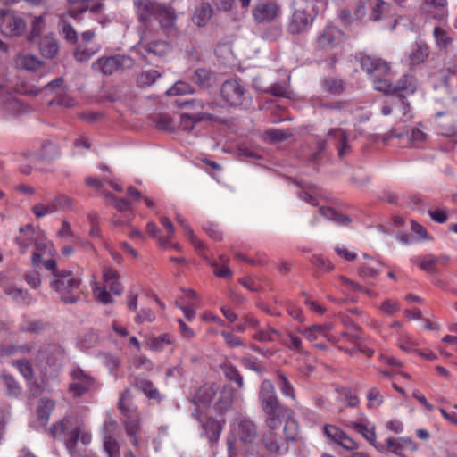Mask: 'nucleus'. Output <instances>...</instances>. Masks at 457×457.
I'll use <instances>...</instances> for the list:
<instances>
[{"label": "nucleus", "instance_id": "5", "mask_svg": "<svg viewBox=\"0 0 457 457\" xmlns=\"http://www.w3.org/2000/svg\"><path fill=\"white\" fill-rule=\"evenodd\" d=\"M220 95L222 99L232 107L247 109L252 103L245 87L237 79L226 80L221 85Z\"/></svg>", "mask_w": 457, "mask_h": 457}, {"label": "nucleus", "instance_id": "34", "mask_svg": "<svg viewBox=\"0 0 457 457\" xmlns=\"http://www.w3.org/2000/svg\"><path fill=\"white\" fill-rule=\"evenodd\" d=\"M54 402L48 398H42L38 402L37 405V419L41 426L45 427L48 420L52 411L54 409Z\"/></svg>", "mask_w": 457, "mask_h": 457}, {"label": "nucleus", "instance_id": "8", "mask_svg": "<svg viewBox=\"0 0 457 457\" xmlns=\"http://www.w3.org/2000/svg\"><path fill=\"white\" fill-rule=\"evenodd\" d=\"M381 112L386 116L394 113L403 122H407L411 118V116L409 114L410 104L400 94L387 100L383 105Z\"/></svg>", "mask_w": 457, "mask_h": 457}, {"label": "nucleus", "instance_id": "3", "mask_svg": "<svg viewBox=\"0 0 457 457\" xmlns=\"http://www.w3.org/2000/svg\"><path fill=\"white\" fill-rule=\"evenodd\" d=\"M56 272V276L51 279V287L60 294V298L64 303H76L81 295L80 278L64 269Z\"/></svg>", "mask_w": 457, "mask_h": 457}, {"label": "nucleus", "instance_id": "42", "mask_svg": "<svg viewBox=\"0 0 457 457\" xmlns=\"http://www.w3.org/2000/svg\"><path fill=\"white\" fill-rule=\"evenodd\" d=\"M212 14V9L209 4H203L198 7L193 15V22L201 27L206 24Z\"/></svg>", "mask_w": 457, "mask_h": 457}, {"label": "nucleus", "instance_id": "58", "mask_svg": "<svg viewBox=\"0 0 457 457\" xmlns=\"http://www.w3.org/2000/svg\"><path fill=\"white\" fill-rule=\"evenodd\" d=\"M160 77V73L155 70H147L143 71L138 77V82L143 86H151Z\"/></svg>", "mask_w": 457, "mask_h": 457}, {"label": "nucleus", "instance_id": "20", "mask_svg": "<svg viewBox=\"0 0 457 457\" xmlns=\"http://www.w3.org/2000/svg\"><path fill=\"white\" fill-rule=\"evenodd\" d=\"M312 21L313 18L304 10H297L292 15L288 29L293 34H299L305 31Z\"/></svg>", "mask_w": 457, "mask_h": 457}, {"label": "nucleus", "instance_id": "60", "mask_svg": "<svg viewBox=\"0 0 457 457\" xmlns=\"http://www.w3.org/2000/svg\"><path fill=\"white\" fill-rule=\"evenodd\" d=\"M45 27V20L43 16L34 17L31 24V30L29 39L31 41L34 38L39 37Z\"/></svg>", "mask_w": 457, "mask_h": 457}, {"label": "nucleus", "instance_id": "22", "mask_svg": "<svg viewBox=\"0 0 457 457\" xmlns=\"http://www.w3.org/2000/svg\"><path fill=\"white\" fill-rule=\"evenodd\" d=\"M384 447V451H390L401 457H404L402 454L403 450L414 451L417 448L416 444L409 437L388 438Z\"/></svg>", "mask_w": 457, "mask_h": 457}, {"label": "nucleus", "instance_id": "52", "mask_svg": "<svg viewBox=\"0 0 457 457\" xmlns=\"http://www.w3.org/2000/svg\"><path fill=\"white\" fill-rule=\"evenodd\" d=\"M280 336L279 331L268 327L266 329L259 328L255 334L253 335V338L260 342H271L274 341L273 336Z\"/></svg>", "mask_w": 457, "mask_h": 457}, {"label": "nucleus", "instance_id": "36", "mask_svg": "<svg viewBox=\"0 0 457 457\" xmlns=\"http://www.w3.org/2000/svg\"><path fill=\"white\" fill-rule=\"evenodd\" d=\"M320 213L325 219L334 221L341 226H347L351 222V218L349 216L338 213L330 207H321L320 209Z\"/></svg>", "mask_w": 457, "mask_h": 457}, {"label": "nucleus", "instance_id": "53", "mask_svg": "<svg viewBox=\"0 0 457 457\" xmlns=\"http://www.w3.org/2000/svg\"><path fill=\"white\" fill-rule=\"evenodd\" d=\"M145 50L154 55L163 56L170 51V46L164 41H155L148 44Z\"/></svg>", "mask_w": 457, "mask_h": 457}, {"label": "nucleus", "instance_id": "30", "mask_svg": "<svg viewBox=\"0 0 457 457\" xmlns=\"http://www.w3.org/2000/svg\"><path fill=\"white\" fill-rule=\"evenodd\" d=\"M353 428L359 433H361L364 438L369 441L372 445H374L378 451L384 452V445H377L376 444V434L375 428L373 425L368 424L362 420L359 422H355L353 424Z\"/></svg>", "mask_w": 457, "mask_h": 457}, {"label": "nucleus", "instance_id": "15", "mask_svg": "<svg viewBox=\"0 0 457 457\" xmlns=\"http://www.w3.org/2000/svg\"><path fill=\"white\" fill-rule=\"evenodd\" d=\"M134 5L139 21L147 22L156 19L162 4L153 0H135Z\"/></svg>", "mask_w": 457, "mask_h": 457}, {"label": "nucleus", "instance_id": "29", "mask_svg": "<svg viewBox=\"0 0 457 457\" xmlns=\"http://www.w3.org/2000/svg\"><path fill=\"white\" fill-rule=\"evenodd\" d=\"M4 293L20 305H30L35 303V299L28 291L16 286H6Z\"/></svg>", "mask_w": 457, "mask_h": 457}, {"label": "nucleus", "instance_id": "51", "mask_svg": "<svg viewBox=\"0 0 457 457\" xmlns=\"http://www.w3.org/2000/svg\"><path fill=\"white\" fill-rule=\"evenodd\" d=\"M171 344V338L170 335L163 334L159 337L149 338L147 345L154 351H162L165 345Z\"/></svg>", "mask_w": 457, "mask_h": 457}, {"label": "nucleus", "instance_id": "4", "mask_svg": "<svg viewBox=\"0 0 457 457\" xmlns=\"http://www.w3.org/2000/svg\"><path fill=\"white\" fill-rule=\"evenodd\" d=\"M265 422L270 428V432H275L284 423L283 433L287 439L295 440L297 436V422L290 418L289 410L286 407L266 412Z\"/></svg>", "mask_w": 457, "mask_h": 457}, {"label": "nucleus", "instance_id": "26", "mask_svg": "<svg viewBox=\"0 0 457 457\" xmlns=\"http://www.w3.org/2000/svg\"><path fill=\"white\" fill-rule=\"evenodd\" d=\"M417 89V80L414 77L404 74L396 84L391 82V88L387 94L405 93L413 94Z\"/></svg>", "mask_w": 457, "mask_h": 457}, {"label": "nucleus", "instance_id": "64", "mask_svg": "<svg viewBox=\"0 0 457 457\" xmlns=\"http://www.w3.org/2000/svg\"><path fill=\"white\" fill-rule=\"evenodd\" d=\"M99 358L104 365H105L111 372L117 370L120 366V360L110 353H103L99 354Z\"/></svg>", "mask_w": 457, "mask_h": 457}, {"label": "nucleus", "instance_id": "40", "mask_svg": "<svg viewBox=\"0 0 457 457\" xmlns=\"http://www.w3.org/2000/svg\"><path fill=\"white\" fill-rule=\"evenodd\" d=\"M367 8L370 12V19L373 21L381 19L382 14L387 9V4L381 0H367Z\"/></svg>", "mask_w": 457, "mask_h": 457}, {"label": "nucleus", "instance_id": "49", "mask_svg": "<svg viewBox=\"0 0 457 457\" xmlns=\"http://www.w3.org/2000/svg\"><path fill=\"white\" fill-rule=\"evenodd\" d=\"M433 37L436 46L440 49L446 48L452 43V37L447 31L441 27L436 26L433 29Z\"/></svg>", "mask_w": 457, "mask_h": 457}, {"label": "nucleus", "instance_id": "62", "mask_svg": "<svg viewBox=\"0 0 457 457\" xmlns=\"http://www.w3.org/2000/svg\"><path fill=\"white\" fill-rule=\"evenodd\" d=\"M59 154V150L56 145L50 141H46L42 145V152L40 154L41 159H52Z\"/></svg>", "mask_w": 457, "mask_h": 457}, {"label": "nucleus", "instance_id": "54", "mask_svg": "<svg viewBox=\"0 0 457 457\" xmlns=\"http://www.w3.org/2000/svg\"><path fill=\"white\" fill-rule=\"evenodd\" d=\"M20 236L16 238L17 243L22 250H25L32 244L31 236L33 234L32 228L27 226L26 228H20Z\"/></svg>", "mask_w": 457, "mask_h": 457}, {"label": "nucleus", "instance_id": "9", "mask_svg": "<svg viewBox=\"0 0 457 457\" xmlns=\"http://www.w3.org/2000/svg\"><path fill=\"white\" fill-rule=\"evenodd\" d=\"M259 400L264 413L283 408L278 402L275 387L270 380H263L261 384Z\"/></svg>", "mask_w": 457, "mask_h": 457}, {"label": "nucleus", "instance_id": "11", "mask_svg": "<svg viewBox=\"0 0 457 457\" xmlns=\"http://www.w3.org/2000/svg\"><path fill=\"white\" fill-rule=\"evenodd\" d=\"M0 107L12 115H21L28 111L27 105L2 85H0Z\"/></svg>", "mask_w": 457, "mask_h": 457}, {"label": "nucleus", "instance_id": "63", "mask_svg": "<svg viewBox=\"0 0 457 457\" xmlns=\"http://www.w3.org/2000/svg\"><path fill=\"white\" fill-rule=\"evenodd\" d=\"M265 91L275 96L288 97L290 95V91L286 83H275Z\"/></svg>", "mask_w": 457, "mask_h": 457}, {"label": "nucleus", "instance_id": "18", "mask_svg": "<svg viewBox=\"0 0 457 457\" xmlns=\"http://www.w3.org/2000/svg\"><path fill=\"white\" fill-rule=\"evenodd\" d=\"M237 436L239 441L245 445L246 450H250L257 436L254 423L248 420L240 421L238 424Z\"/></svg>", "mask_w": 457, "mask_h": 457}, {"label": "nucleus", "instance_id": "7", "mask_svg": "<svg viewBox=\"0 0 457 457\" xmlns=\"http://www.w3.org/2000/svg\"><path fill=\"white\" fill-rule=\"evenodd\" d=\"M134 65V60L129 56L117 55L102 57L92 63V69L104 75H112L115 71L129 69Z\"/></svg>", "mask_w": 457, "mask_h": 457}, {"label": "nucleus", "instance_id": "56", "mask_svg": "<svg viewBox=\"0 0 457 457\" xmlns=\"http://www.w3.org/2000/svg\"><path fill=\"white\" fill-rule=\"evenodd\" d=\"M281 344L288 347L290 350L296 352L302 351V340L293 333H288L286 338H282Z\"/></svg>", "mask_w": 457, "mask_h": 457}, {"label": "nucleus", "instance_id": "2", "mask_svg": "<svg viewBox=\"0 0 457 457\" xmlns=\"http://www.w3.org/2000/svg\"><path fill=\"white\" fill-rule=\"evenodd\" d=\"M362 71L366 72L375 90L388 93L391 88L392 72L390 64L377 56L363 55L360 60Z\"/></svg>", "mask_w": 457, "mask_h": 457}, {"label": "nucleus", "instance_id": "46", "mask_svg": "<svg viewBox=\"0 0 457 457\" xmlns=\"http://www.w3.org/2000/svg\"><path fill=\"white\" fill-rule=\"evenodd\" d=\"M135 386L149 399L160 400V394L150 380L137 378Z\"/></svg>", "mask_w": 457, "mask_h": 457}, {"label": "nucleus", "instance_id": "47", "mask_svg": "<svg viewBox=\"0 0 457 457\" xmlns=\"http://www.w3.org/2000/svg\"><path fill=\"white\" fill-rule=\"evenodd\" d=\"M103 444L104 452L109 457H120V445L113 436L106 433Z\"/></svg>", "mask_w": 457, "mask_h": 457}, {"label": "nucleus", "instance_id": "1", "mask_svg": "<svg viewBox=\"0 0 457 457\" xmlns=\"http://www.w3.org/2000/svg\"><path fill=\"white\" fill-rule=\"evenodd\" d=\"M49 433L54 438H66V448L72 456H79L82 453V449L78 445L79 442L82 445H87L91 442V435L85 431L84 428L79 424L77 418L73 416L64 417L54 423L50 428Z\"/></svg>", "mask_w": 457, "mask_h": 457}, {"label": "nucleus", "instance_id": "39", "mask_svg": "<svg viewBox=\"0 0 457 457\" xmlns=\"http://www.w3.org/2000/svg\"><path fill=\"white\" fill-rule=\"evenodd\" d=\"M429 50L426 45H416L409 54L411 65H419L423 63L428 57Z\"/></svg>", "mask_w": 457, "mask_h": 457}, {"label": "nucleus", "instance_id": "44", "mask_svg": "<svg viewBox=\"0 0 457 457\" xmlns=\"http://www.w3.org/2000/svg\"><path fill=\"white\" fill-rule=\"evenodd\" d=\"M47 328V325L44 323L42 320H29L25 317L22 321L20 323L19 329L21 332H29V333H39L45 330Z\"/></svg>", "mask_w": 457, "mask_h": 457}, {"label": "nucleus", "instance_id": "32", "mask_svg": "<svg viewBox=\"0 0 457 457\" xmlns=\"http://www.w3.org/2000/svg\"><path fill=\"white\" fill-rule=\"evenodd\" d=\"M103 278L105 283V287H108L113 294L120 295L122 293L123 287L118 281L119 275L116 270L111 268H104L103 270Z\"/></svg>", "mask_w": 457, "mask_h": 457}, {"label": "nucleus", "instance_id": "38", "mask_svg": "<svg viewBox=\"0 0 457 457\" xmlns=\"http://www.w3.org/2000/svg\"><path fill=\"white\" fill-rule=\"evenodd\" d=\"M0 380L6 388V394L10 397L17 398L21 393V388L15 378L7 373H2L0 375Z\"/></svg>", "mask_w": 457, "mask_h": 457}, {"label": "nucleus", "instance_id": "61", "mask_svg": "<svg viewBox=\"0 0 457 457\" xmlns=\"http://www.w3.org/2000/svg\"><path fill=\"white\" fill-rule=\"evenodd\" d=\"M80 345L84 349H90L98 342V335L94 331L86 332L80 337Z\"/></svg>", "mask_w": 457, "mask_h": 457}, {"label": "nucleus", "instance_id": "41", "mask_svg": "<svg viewBox=\"0 0 457 457\" xmlns=\"http://www.w3.org/2000/svg\"><path fill=\"white\" fill-rule=\"evenodd\" d=\"M59 18V27L61 29L62 34L63 35L64 38L71 43H76L78 40V35L74 28L68 23L66 20V14L61 13L58 14Z\"/></svg>", "mask_w": 457, "mask_h": 457}, {"label": "nucleus", "instance_id": "23", "mask_svg": "<svg viewBox=\"0 0 457 457\" xmlns=\"http://www.w3.org/2000/svg\"><path fill=\"white\" fill-rule=\"evenodd\" d=\"M69 2L71 8L67 14L74 19H79V14L87 10L96 12L101 7V4L95 3V0H69Z\"/></svg>", "mask_w": 457, "mask_h": 457}, {"label": "nucleus", "instance_id": "48", "mask_svg": "<svg viewBox=\"0 0 457 457\" xmlns=\"http://www.w3.org/2000/svg\"><path fill=\"white\" fill-rule=\"evenodd\" d=\"M56 212H58V207L57 204H54V201L46 204L39 203L32 207V212L37 218H42Z\"/></svg>", "mask_w": 457, "mask_h": 457}, {"label": "nucleus", "instance_id": "21", "mask_svg": "<svg viewBox=\"0 0 457 457\" xmlns=\"http://www.w3.org/2000/svg\"><path fill=\"white\" fill-rule=\"evenodd\" d=\"M422 10L436 21H443L447 15L446 0H425Z\"/></svg>", "mask_w": 457, "mask_h": 457}, {"label": "nucleus", "instance_id": "55", "mask_svg": "<svg viewBox=\"0 0 457 457\" xmlns=\"http://www.w3.org/2000/svg\"><path fill=\"white\" fill-rule=\"evenodd\" d=\"M93 295L94 297L100 303L104 304H108L112 303V297L109 294V292L106 290L105 287H100L98 285H96L93 287Z\"/></svg>", "mask_w": 457, "mask_h": 457}, {"label": "nucleus", "instance_id": "57", "mask_svg": "<svg viewBox=\"0 0 457 457\" xmlns=\"http://www.w3.org/2000/svg\"><path fill=\"white\" fill-rule=\"evenodd\" d=\"M224 375L228 379L236 382L239 388L244 386L243 377L236 367L231 365L226 366L224 368Z\"/></svg>", "mask_w": 457, "mask_h": 457}, {"label": "nucleus", "instance_id": "17", "mask_svg": "<svg viewBox=\"0 0 457 457\" xmlns=\"http://www.w3.org/2000/svg\"><path fill=\"white\" fill-rule=\"evenodd\" d=\"M325 435L334 443L341 445L343 448L347 450H353L357 448L356 443L349 437L344 431L337 427L332 425H326L324 427Z\"/></svg>", "mask_w": 457, "mask_h": 457}, {"label": "nucleus", "instance_id": "43", "mask_svg": "<svg viewBox=\"0 0 457 457\" xmlns=\"http://www.w3.org/2000/svg\"><path fill=\"white\" fill-rule=\"evenodd\" d=\"M17 63L19 66L27 71H37L43 66V62L32 54H21L18 57Z\"/></svg>", "mask_w": 457, "mask_h": 457}, {"label": "nucleus", "instance_id": "45", "mask_svg": "<svg viewBox=\"0 0 457 457\" xmlns=\"http://www.w3.org/2000/svg\"><path fill=\"white\" fill-rule=\"evenodd\" d=\"M329 328L327 325H312L310 328L300 330V333L310 342H313L320 336L327 337Z\"/></svg>", "mask_w": 457, "mask_h": 457}, {"label": "nucleus", "instance_id": "25", "mask_svg": "<svg viewBox=\"0 0 457 457\" xmlns=\"http://www.w3.org/2000/svg\"><path fill=\"white\" fill-rule=\"evenodd\" d=\"M198 420L204 428L206 435L211 443L218 442L220 432L222 430V424L220 421L215 420L212 418H207L204 420L201 419L198 412L193 414Z\"/></svg>", "mask_w": 457, "mask_h": 457}, {"label": "nucleus", "instance_id": "16", "mask_svg": "<svg viewBox=\"0 0 457 457\" xmlns=\"http://www.w3.org/2000/svg\"><path fill=\"white\" fill-rule=\"evenodd\" d=\"M289 439L278 435L276 432H269L262 438L264 448L272 454H283L287 451Z\"/></svg>", "mask_w": 457, "mask_h": 457}, {"label": "nucleus", "instance_id": "10", "mask_svg": "<svg viewBox=\"0 0 457 457\" xmlns=\"http://www.w3.org/2000/svg\"><path fill=\"white\" fill-rule=\"evenodd\" d=\"M280 15V7L270 1L258 3L253 10V17L257 23H267L275 21Z\"/></svg>", "mask_w": 457, "mask_h": 457}, {"label": "nucleus", "instance_id": "27", "mask_svg": "<svg viewBox=\"0 0 457 457\" xmlns=\"http://www.w3.org/2000/svg\"><path fill=\"white\" fill-rule=\"evenodd\" d=\"M193 83L202 89H208L215 83L214 74L207 69H196L190 77Z\"/></svg>", "mask_w": 457, "mask_h": 457}, {"label": "nucleus", "instance_id": "12", "mask_svg": "<svg viewBox=\"0 0 457 457\" xmlns=\"http://www.w3.org/2000/svg\"><path fill=\"white\" fill-rule=\"evenodd\" d=\"M343 33L335 26H327L317 37L316 46L320 50L330 51L342 41Z\"/></svg>", "mask_w": 457, "mask_h": 457}, {"label": "nucleus", "instance_id": "19", "mask_svg": "<svg viewBox=\"0 0 457 457\" xmlns=\"http://www.w3.org/2000/svg\"><path fill=\"white\" fill-rule=\"evenodd\" d=\"M25 29V21L21 18L13 15L4 17L1 24L2 33L7 37L21 36Z\"/></svg>", "mask_w": 457, "mask_h": 457}, {"label": "nucleus", "instance_id": "35", "mask_svg": "<svg viewBox=\"0 0 457 457\" xmlns=\"http://www.w3.org/2000/svg\"><path fill=\"white\" fill-rule=\"evenodd\" d=\"M156 21H159L162 28L170 30L175 28L176 15L171 8L166 5H162Z\"/></svg>", "mask_w": 457, "mask_h": 457}, {"label": "nucleus", "instance_id": "6", "mask_svg": "<svg viewBox=\"0 0 457 457\" xmlns=\"http://www.w3.org/2000/svg\"><path fill=\"white\" fill-rule=\"evenodd\" d=\"M132 398L131 390L125 389L121 393L118 403V407L124 416V426L127 435L134 434L137 428V423H141L140 414Z\"/></svg>", "mask_w": 457, "mask_h": 457}, {"label": "nucleus", "instance_id": "13", "mask_svg": "<svg viewBox=\"0 0 457 457\" xmlns=\"http://www.w3.org/2000/svg\"><path fill=\"white\" fill-rule=\"evenodd\" d=\"M72 382L70 384V393L79 397L89 391L94 386V379L83 370L77 369L71 373Z\"/></svg>", "mask_w": 457, "mask_h": 457}, {"label": "nucleus", "instance_id": "50", "mask_svg": "<svg viewBox=\"0 0 457 457\" xmlns=\"http://www.w3.org/2000/svg\"><path fill=\"white\" fill-rule=\"evenodd\" d=\"M12 366H14L19 372L27 380H31L34 376L33 368L27 359H19L12 361Z\"/></svg>", "mask_w": 457, "mask_h": 457}, {"label": "nucleus", "instance_id": "33", "mask_svg": "<svg viewBox=\"0 0 457 457\" xmlns=\"http://www.w3.org/2000/svg\"><path fill=\"white\" fill-rule=\"evenodd\" d=\"M39 50L44 57L53 59L59 51V45L54 37L46 36L40 39Z\"/></svg>", "mask_w": 457, "mask_h": 457}, {"label": "nucleus", "instance_id": "14", "mask_svg": "<svg viewBox=\"0 0 457 457\" xmlns=\"http://www.w3.org/2000/svg\"><path fill=\"white\" fill-rule=\"evenodd\" d=\"M64 351L57 345L49 344L44 345L38 351L37 360L46 362L49 367H58L62 363Z\"/></svg>", "mask_w": 457, "mask_h": 457}, {"label": "nucleus", "instance_id": "37", "mask_svg": "<svg viewBox=\"0 0 457 457\" xmlns=\"http://www.w3.org/2000/svg\"><path fill=\"white\" fill-rule=\"evenodd\" d=\"M320 213L325 219L334 221L341 226H347L351 222V218L349 216L338 213L330 207H321L320 209Z\"/></svg>", "mask_w": 457, "mask_h": 457}, {"label": "nucleus", "instance_id": "59", "mask_svg": "<svg viewBox=\"0 0 457 457\" xmlns=\"http://www.w3.org/2000/svg\"><path fill=\"white\" fill-rule=\"evenodd\" d=\"M183 105L193 110H202L207 106L208 109L215 111L218 107H220V104L215 102H211L205 104L204 101L198 99H193L191 101L185 102Z\"/></svg>", "mask_w": 457, "mask_h": 457}, {"label": "nucleus", "instance_id": "28", "mask_svg": "<svg viewBox=\"0 0 457 457\" xmlns=\"http://www.w3.org/2000/svg\"><path fill=\"white\" fill-rule=\"evenodd\" d=\"M235 400V392L232 388L223 387L220 391L219 398L214 404L217 412L223 414L229 411Z\"/></svg>", "mask_w": 457, "mask_h": 457}, {"label": "nucleus", "instance_id": "24", "mask_svg": "<svg viewBox=\"0 0 457 457\" xmlns=\"http://www.w3.org/2000/svg\"><path fill=\"white\" fill-rule=\"evenodd\" d=\"M219 386L216 384H205L197 388L193 395L194 404L208 405L218 392Z\"/></svg>", "mask_w": 457, "mask_h": 457}, {"label": "nucleus", "instance_id": "31", "mask_svg": "<svg viewBox=\"0 0 457 457\" xmlns=\"http://www.w3.org/2000/svg\"><path fill=\"white\" fill-rule=\"evenodd\" d=\"M328 137L334 139L338 148L339 157H344L350 151V146L347 142V136L341 129H334L328 131Z\"/></svg>", "mask_w": 457, "mask_h": 457}]
</instances>
